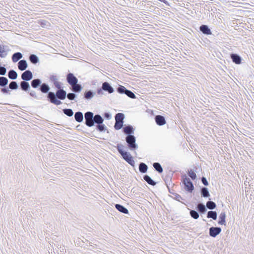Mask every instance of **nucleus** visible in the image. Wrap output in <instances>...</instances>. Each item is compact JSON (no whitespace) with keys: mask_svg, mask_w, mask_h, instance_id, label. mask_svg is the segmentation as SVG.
Returning <instances> with one entry per match:
<instances>
[{"mask_svg":"<svg viewBox=\"0 0 254 254\" xmlns=\"http://www.w3.org/2000/svg\"><path fill=\"white\" fill-rule=\"evenodd\" d=\"M61 84V82L58 81L54 82V84L57 90L55 93L48 92L47 95L48 101L57 106L62 104L61 100H64L66 96V92L62 87Z\"/></svg>","mask_w":254,"mask_h":254,"instance_id":"nucleus-1","label":"nucleus"},{"mask_svg":"<svg viewBox=\"0 0 254 254\" xmlns=\"http://www.w3.org/2000/svg\"><path fill=\"white\" fill-rule=\"evenodd\" d=\"M85 124L88 127H93L95 124L97 125L103 123L104 119L100 115L94 116L93 112L88 111L84 114Z\"/></svg>","mask_w":254,"mask_h":254,"instance_id":"nucleus-2","label":"nucleus"},{"mask_svg":"<svg viewBox=\"0 0 254 254\" xmlns=\"http://www.w3.org/2000/svg\"><path fill=\"white\" fill-rule=\"evenodd\" d=\"M124 147V145L122 144H118L116 148L123 158L131 166L134 167L135 162L133 157L129 152L123 150Z\"/></svg>","mask_w":254,"mask_h":254,"instance_id":"nucleus-3","label":"nucleus"},{"mask_svg":"<svg viewBox=\"0 0 254 254\" xmlns=\"http://www.w3.org/2000/svg\"><path fill=\"white\" fill-rule=\"evenodd\" d=\"M126 141L129 150L132 151L138 148V145L136 143V138L134 135L126 136Z\"/></svg>","mask_w":254,"mask_h":254,"instance_id":"nucleus-4","label":"nucleus"},{"mask_svg":"<svg viewBox=\"0 0 254 254\" xmlns=\"http://www.w3.org/2000/svg\"><path fill=\"white\" fill-rule=\"evenodd\" d=\"M182 179L185 190L189 192H191L194 190L192 182L185 174L182 176Z\"/></svg>","mask_w":254,"mask_h":254,"instance_id":"nucleus-5","label":"nucleus"},{"mask_svg":"<svg viewBox=\"0 0 254 254\" xmlns=\"http://www.w3.org/2000/svg\"><path fill=\"white\" fill-rule=\"evenodd\" d=\"M117 91L120 94H126L127 97L131 99H135V95L130 90L127 89L125 86L120 85L117 88Z\"/></svg>","mask_w":254,"mask_h":254,"instance_id":"nucleus-6","label":"nucleus"},{"mask_svg":"<svg viewBox=\"0 0 254 254\" xmlns=\"http://www.w3.org/2000/svg\"><path fill=\"white\" fill-rule=\"evenodd\" d=\"M67 82L70 85H74L78 82L77 78L72 73H69L66 75Z\"/></svg>","mask_w":254,"mask_h":254,"instance_id":"nucleus-7","label":"nucleus"},{"mask_svg":"<svg viewBox=\"0 0 254 254\" xmlns=\"http://www.w3.org/2000/svg\"><path fill=\"white\" fill-rule=\"evenodd\" d=\"M221 228L219 227H211L209 229V235L213 238L216 237L221 232Z\"/></svg>","mask_w":254,"mask_h":254,"instance_id":"nucleus-8","label":"nucleus"},{"mask_svg":"<svg viewBox=\"0 0 254 254\" xmlns=\"http://www.w3.org/2000/svg\"><path fill=\"white\" fill-rule=\"evenodd\" d=\"M21 77L23 81H30L33 78L32 72L30 70H26L22 73Z\"/></svg>","mask_w":254,"mask_h":254,"instance_id":"nucleus-9","label":"nucleus"},{"mask_svg":"<svg viewBox=\"0 0 254 254\" xmlns=\"http://www.w3.org/2000/svg\"><path fill=\"white\" fill-rule=\"evenodd\" d=\"M134 128L131 125L125 126L123 129V132L126 135V136H132L133 135Z\"/></svg>","mask_w":254,"mask_h":254,"instance_id":"nucleus-10","label":"nucleus"},{"mask_svg":"<svg viewBox=\"0 0 254 254\" xmlns=\"http://www.w3.org/2000/svg\"><path fill=\"white\" fill-rule=\"evenodd\" d=\"M102 88L103 91L107 92L109 94H111L114 92V88L107 81L102 83Z\"/></svg>","mask_w":254,"mask_h":254,"instance_id":"nucleus-11","label":"nucleus"},{"mask_svg":"<svg viewBox=\"0 0 254 254\" xmlns=\"http://www.w3.org/2000/svg\"><path fill=\"white\" fill-rule=\"evenodd\" d=\"M155 121L156 124L159 126L164 125L166 124L165 118L161 115H157L155 117Z\"/></svg>","mask_w":254,"mask_h":254,"instance_id":"nucleus-12","label":"nucleus"},{"mask_svg":"<svg viewBox=\"0 0 254 254\" xmlns=\"http://www.w3.org/2000/svg\"><path fill=\"white\" fill-rule=\"evenodd\" d=\"M199 30L205 35L212 34L211 31L207 25L202 24L199 27Z\"/></svg>","mask_w":254,"mask_h":254,"instance_id":"nucleus-13","label":"nucleus"},{"mask_svg":"<svg viewBox=\"0 0 254 254\" xmlns=\"http://www.w3.org/2000/svg\"><path fill=\"white\" fill-rule=\"evenodd\" d=\"M17 66L20 70L23 71L27 68L28 64L26 60H21L18 62Z\"/></svg>","mask_w":254,"mask_h":254,"instance_id":"nucleus-14","label":"nucleus"},{"mask_svg":"<svg viewBox=\"0 0 254 254\" xmlns=\"http://www.w3.org/2000/svg\"><path fill=\"white\" fill-rule=\"evenodd\" d=\"M231 58L233 63L236 64H240L242 61L241 57L237 54H231Z\"/></svg>","mask_w":254,"mask_h":254,"instance_id":"nucleus-15","label":"nucleus"},{"mask_svg":"<svg viewBox=\"0 0 254 254\" xmlns=\"http://www.w3.org/2000/svg\"><path fill=\"white\" fill-rule=\"evenodd\" d=\"M20 88L24 91H28L30 89L29 83L26 81H22L20 83Z\"/></svg>","mask_w":254,"mask_h":254,"instance_id":"nucleus-16","label":"nucleus"},{"mask_svg":"<svg viewBox=\"0 0 254 254\" xmlns=\"http://www.w3.org/2000/svg\"><path fill=\"white\" fill-rule=\"evenodd\" d=\"M39 89L41 91V92L43 93H47V94H48V92H50L49 91L50 89L49 86L45 83H41Z\"/></svg>","mask_w":254,"mask_h":254,"instance_id":"nucleus-17","label":"nucleus"},{"mask_svg":"<svg viewBox=\"0 0 254 254\" xmlns=\"http://www.w3.org/2000/svg\"><path fill=\"white\" fill-rule=\"evenodd\" d=\"M74 119L78 123H81L83 121V115L80 111L75 112L74 114Z\"/></svg>","mask_w":254,"mask_h":254,"instance_id":"nucleus-18","label":"nucleus"},{"mask_svg":"<svg viewBox=\"0 0 254 254\" xmlns=\"http://www.w3.org/2000/svg\"><path fill=\"white\" fill-rule=\"evenodd\" d=\"M82 88V86L81 84L76 83V84L71 86L70 89L74 93H79L81 91Z\"/></svg>","mask_w":254,"mask_h":254,"instance_id":"nucleus-19","label":"nucleus"},{"mask_svg":"<svg viewBox=\"0 0 254 254\" xmlns=\"http://www.w3.org/2000/svg\"><path fill=\"white\" fill-rule=\"evenodd\" d=\"M115 208L120 212L123 213L124 214H128V211L127 208H126L123 205L120 204H116Z\"/></svg>","mask_w":254,"mask_h":254,"instance_id":"nucleus-20","label":"nucleus"},{"mask_svg":"<svg viewBox=\"0 0 254 254\" xmlns=\"http://www.w3.org/2000/svg\"><path fill=\"white\" fill-rule=\"evenodd\" d=\"M196 209L198 212L202 214H204L207 211L206 206L202 203H199L196 207Z\"/></svg>","mask_w":254,"mask_h":254,"instance_id":"nucleus-21","label":"nucleus"},{"mask_svg":"<svg viewBox=\"0 0 254 254\" xmlns=\"http://www.w3.org/2000/svg\"><path fill=\"white\" fill-rule=\"evenodd\" d=\"M23 57L22 54L20 52L14 53L11 57L12 61L13 63H16L20 60Z\"/></svg>","mask_w":254,"mask_h":254,"instance_id":"nucleus-22","label":"nucleus"},{"mask_svg":"<svg viewBox=\"0 0 254 254\" xmlns=\"http://www.w3.org/2000/svg\"><path fill=\"white\" fill-rule=\"evenodd\" d=\"M95 95V92L91 90H89L85 91L84 94V98L87 100H90L92 99Z\"/></svg>","mask_w":254,"mask_h":254,"instance_id":"nucleus-23","label":"nucleus"},{"mask_svg":"<svg viewBox=\"0 0 254 254\" xmlns=\"http://www.w3.org/2000/svg\"><path fill=\"white\" fill-rule=\"evenodd\" d=\"M42 81L40 79L36 78L31 81V85L33 88H37L40 86Z\"/></svg>","mask_w":254,"mask_h":254,"instance_id":"nucleus-24","label":"nucleus"},{"mask_svg":"<svg viewBox=\"0 0 254 254\" xmlns=\"http://www.w3.org/2000/svg\"><path fill=\"white\" fill-rule=\"evenodd\" d=\"M30 62L33 64H36L39 62L38 57L35 54H31L29 57Z\"/></svg>","mask_w":254,"mask_h":254,"instance_id":"nucleus-25","label":"nucleus"},{"mask_svg":"<svg viewBox=\"0 0 254 254\" xmlns=\"http://www.w3.org/2000/svg\"><path fill=\"white\" fill-rule=\"evenodd\" d=\"M139 171L141 173H145L148 170L147 165L143 162H140L139 164Z\"/></svg>","mask_w":254,"mask_h":254,"instance_id":"nucleus-26","label":"nucleus"},{"mask_svg":"<svg viewBox=\"0 0 254 254\" xmlns=\"http://www.w3.org/2000/svg\"><path fill=\"white\" fill-rule=\"evenodd\" d=\"M226 213L225 212H222L219 217L218 224L220 225H226Z\"/></svg>","mask_w":254,"mask_h":254,"instance_id":"nucleus-27","label":"nucleus"},{"mask_svg":"<svg viewBox=\"0 0 254 254\" xmlns=\"http://www.w3.org/2000/svg\"><path fill=\"white\" fill-rule=\"evenodd\" d=\"M18 74L13 69H10L8 72V77L9 79L14 80L17 78Z\"/></svg>","mask_w":254,"mask_h":254,"instance_id":"nucleus-28","label":"nucleus"},{"mask_svg":"<svg viewBox=\"0 0 254 254\" xmlns=\"http://www.w3.org/2000/svg\"><path fill=\"white\" fill-rule=\"evenodd\" d=\"M143 179L150 185L154 186L156 185V182L153 180L150 176L145 175L143 176Z\"/></svg>","mask_w":254,"mask_h":254,"instance_id":"nucleus-29","label":"nucleus"},{"mask_svg":"<svg viewBox=\"0 0 254 254\" xmlns=\"http://www.w3.org/2000/svg\"><path fill=\"white\" fill-rule=\"evenodd\" d=\"M201 196L204 197H208L210 196L208 190L206 187H202L200 189Z\"/></svg>","mask_w":254,"mask_h":254,"instance_id":"nucleus-30","label":"nucleus"},{"mask_svg":"<svg viewBox=\"0 0 254 254\" xmlns=\"http://www.w3.org/2000/svg\"><path fill=\"white\" fill-rule=\"evenodd\" d=\"M153 166L155 170L159 173H162L163 171V169L161 165L159 163L155 162L153 164Z\"/></svg>","mask_w":254,"mask_h":254,"instance_id":"nucleus-31","label":"nucleus"},{"mask_svg":"<svg viewBox=\"0 0 254 254\" xmlns=\"http://www.w3.org/2000/svg\"><path fill=\"white\" fill-rule=\"evenodd\" d=\"M217 214L215 211H209L207 214V217L208 218H212L213 220H216Z\"/></svg>","mask_w":254,"mask_h":254,"instance_id":"nucleus-32","label":"nucleus"},{"mask_svg":"<svg viewBox=\"0 0 254 254\" xmlns=\"http://www.w3.org/2000/svg\"><path fill=\"white\" fill-rule=\"evenodd\" d=\"M38 24L40 25L43 28H47L50 26V23L46 20H40L38 21Z\"/></svg>","mask_w":254,"mask_h":254,"instance_id":"nucleus-33","label":"nucleus"},{"mask_svg":"<svg viewBox=\"0 0 254 254\" xmlns=\"http://www.w3.org/2000/svg\"><path fill=\"white\" fill-rule=\"evenodd\" d=\"M115 121L124 123L125 115L123 113H119L115 115Z\"/></svg>","mask_w":254,"mask_h":254,"instance_id":"nucleus-34","label":"nucleus"},{"mask_svg":"<svg viewBox=\"0 0 254 254\" xmlns=\"http://www.w3.org/2000/svg\"><path fill=\"white\" fill-rule=\"evenodd\" d=\"M8 80L7 78L4 76H0V86L5 87L8 84Z\"/></svg>","mask_w":254,"mask_h":254,"instance_id":"nucleus-35","label":"nucleus"},{"mask_svg":"<svg viewBox=\"0 0 254 254\" xmlns=\"http://www.w3.org/2000/svg\"><path fill=\"white\" fill-rule=\"evenodd\" d=\"M206 207L210 210L215 209L216 207V203L212 201H208L206 204Z\"/></svg>","mask_w":254,"mask_h":254,"instance_id":"nucleus-36","label":"nucleus"},{"mask_svg":"<svg viewBox=\"0 0 254 254\" xmlns=\"http://www.w3.org/2000/svg\"><path fill=\"white\" fill-rule=\"evenodd\" d=\"M63 113L69 117H71L73 115V111L71 109H64L63 110Z\"/></svg>","mask_w":254,"mask_h":254,"instance_id":"nucleus-37","label":"nucleus"},{"mask_svg":"<svg viewBox=\"0 0 254 254\" xmlns=\"http://www.w3.org/2000/svg\"><path fill=\"white\" fill-rule=\"evenodd\" d=\"M96 129L100 132H103L107 130V127L102 123V124H98L96 126Z\"/></svg>","mask_w":254,"mask_h":254,"instance_id":"nucleus-38","label":"nucleus"},{"mask_svg":"<svg viewBox=\"0 0 254 254\" xmlns=\"http://www.w3.org/2000/svg\"><path fill=\"white\" fill-rule=\"evenodd\" d=\"M9 88L11 90H16L18 89V85L16 81H12L10 82V83L9 84Z\"/></svg>","mask_w":254,"mask_h":254,"instance_id":"nucleus-39","label":"nucleus"},{"mask_svg":"<svg viewBox=\"0 0 254 254\" xmlns=\"http://www.w3.org/2000/svg\"><path fill=\"white\" fill-rule=\"evenodd\" d=\"M7 55V53L5 51L4 46L0 45V57L5 58Z\"/></svg>","mask_w":254,"mask_h":254,"instance_id":"nucleus-40","label":"nucleus"},{"mask_svg":"<svg viewBox=\"0 0 254 254\" xmlns=\"http://www.w3.org/2000/svg\"><path fill=\"white\" fill-rule=\"evenodd\" d=\"M190 214L191 217L194 219H197L199 218L198 212L195 210H190Z\"/></svg>","mask_w":254,"mask_h":254,"instance_id":"nucleus-41","label":"nucleus"},{"mask_svg":"<svg viewBox=\"0 0 254 254\" xmlns=\"http://www.w3.org/2000/svg\"><path fill=\"white\" fill-rule=\"evenodd\" d=\"M124 123L115 121L114 128L116 130H119L123 127Z\"/></svg>","mask_w":254,"mask_h":254,"instance_id":"nucleus-42","label":"nucleus"},{"mask_svg":"<svg viewBox=\"0 0 254 254\" xmlns=\"http://www.w3.org/2000/svg\"><path fill=\"white\" fill-rule=\"evenodd\" d=\"M76 96H77L75 93H68L67 94L66 93V96L67 99L69 100H74Z\"/></svg>","mask_w":254,"mask_h":254,"instance_id":"nucleus-43","label":"nucleus"},{"mask_svg":"<svg viewBox=\"0 0 254 254\" xmlns=\"http://www.w3.org/2000/svg\"><path fill=\"white\" fill-rule=\"evenodd\" d=\"M189 176L192 180H194L196 178V174L191 170L188 171V172Z\"/></svg>","mask_w":254,"mask_h":254,"instance_id":"nucleus-44","label":"nucleus"},{"mask_svg":"<svg viewBox=\"0 0 254 254\" xmlns=\"http://www.w3.org/2000/svg\"><path fill=\"white\" fill-rule=\"evenodd\" d=\"M6 72V68L4 66H0V75H4Z\"/></svg>","mask_w":254,"mask_h":254,"instance_id":"nucleus-45","label":"nucleus"},{"mask_svg":"<svg viewBox=\"0 0 254 254\" xmlns=\"http://www.w3.org/2000/svg\"><path fill=\"white\" fill-rule=\"evenodd\" d=\"M4 88H2L1 89V92L3 93V94H10V91L9 90L8 88L7 87H3Z\"/></svg>","mask_w":254,"mask_h":254,"instance_id":"nucleus-46","label":"nucleus"},{"mask_svg":"<svg viewBox=\"0 0 254 254\" xmlns=\"http://www.w3.org/2000/svg\"><path fill=\"white\" fill-rule=\"evenodd\" d=\"M104 117L107 120H110L112 118V115L110 113L106 112L104 114Z\"/></svg>","mask_w":254,"mask_h":254,"instance_id":"nucleus-47","label":"nucleus"},{"mask_svg":"<svg viewBox=\"0 0 254 254\" xmlns=\"http://www.w3.org/2000/svg\"><path fill=\"white\" fill-rule=\"evenodd\" d=\"M201 182L204 186H208V182L207 181V179L205 177H202Z\"/></svg>","mask_w":254,"mask_h":254,"instance_id":"nucleus-48","label":"nucleus"},{"mask_svg":"<svg viewBox=\"0 0 254 254\" xmlns=\"http://www.w3.org/2000/svg\"><path fill=\"white\" fill-rule=\"evenodd\" d=\"M50 79L51 81H52L53 82V83H54V82L58 81V78L56 75H51L50 77Z\"/></svg>","mask_w":254,"mask_h":254,"instance_id":"nucleus-49","label":"nucleus"},{"mask_svg":"<svg viewBox=\"0 0 254 254\" xmlns=\"http://www.w3.org/2000/svg\"><path fill=\"white\" fill-rule=\"evenodd\" d=\"M29 95L31 97L34 98L35 99H38V96H37L36 93L34 91H33V90L29 92Z\"/></svg>","mask_w":254,"mask_h":254,"instance_id":"nucleus-50","label":"nucleus"},{"mask_svg":"<svg viewBox=\"0 0 254 254\" xmlns=\"http://www.w3.org/2000/svg\"><path fill=\"white\" fill-rule=\"evenodd\" d=\"M174 198L176 200L179 201H181V199H183V198L181 197V196L180 195H179V194H177V193H175V194Z\"/></svg>","mask_w":254,"mask_h":254,"instance_id":"nucleus-51","label":"nucleus"},{"mask_svg":"<svg viewBox=\"0 0 254 254\" xmlns=\"http://www.w3.org/2000/svg\"><path fill=\"white\" fill-rule=\"evenodd\" d=\"M103 89H102V88L101 87V88H99V89H97V93L98 95H102L103 94Z\"/></svg>","mask_w":254,"mask_h":254,"instance_id":"nucleus-52","label":"nucleus"}]
</instances>
